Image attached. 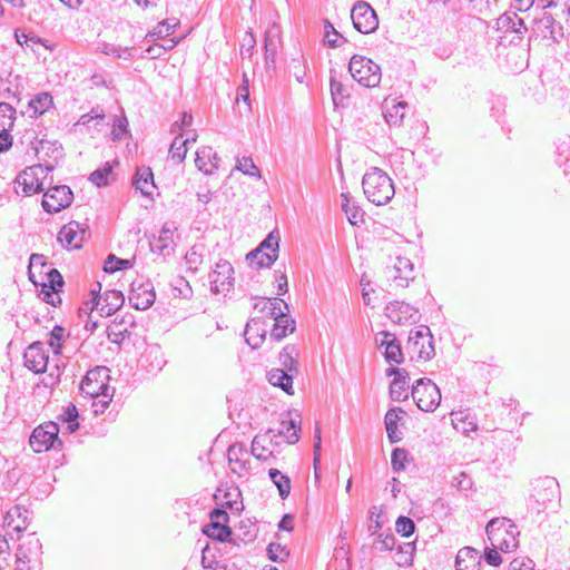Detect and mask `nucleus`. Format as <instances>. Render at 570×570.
I'll return each instance as SVG.
<instances>
[{
    "label": "nucleus",
    "mask_w": 570,
    "mask_h": 570,
    "mask_svg": "<svg viewBox=\"0 0 570 570\" xmlns=\"http://www.w3.org/2000/svg\"><path fill=\"white\" fill-rule=\"evenodd\" d=\"M203 533L218 542H228L233 531L228 525H205L203 528Z\"/></svg>",
    "instance_id": "de8ad7c7"
},
{
    "label": "nucleus",
    "mask_w": 570,
    "mask_h": 570,
    "mask_svg": "<svg viewBox=\"0 0 570 570\" xmlns=\"http://www.w3.org/2000/svg\"><path fill=\"white\" fill-rule=\"evenodd\" d=\"M189 144V138L180 140L179 137H176L170 145L169 155L174 161L177 164H181L187 154V145Z\"/></svg>",
    "instance_id": "864d4df0"
},
{
    "label": "nucleus",
    "mask_w": 570,
    "mask_h": 570,
    "mask_svg": "<svg viewBox=\"0 0 570 570\" xmlns=\"http://www.w3.org/2000/svg\"><path fill=\"white\" fill-rule=\"evenodd\" d=\"M324 41L328 48H338L343 43L347 42V39L340 33L328 20H325Z\"/></svg>",
    "instance_id": "49530a36"
},
{
    "label": "nucleus",
    "mask_w": 570,
    "mask_h": 570,
    "mask_svg": "<svg viewBox=\"0 0 570 570\" xmlns=\"http://www.w3.org/2000/svg\"><path fill=\"white\" fill-rule=\"evenodd\" d=\"M102 301L99 308L100 316H110L122 306L125 297L120 291L111 289L105 292Z\"/></svg>",
    "instance_id": "7c9ffc66"
},
{
    "label": "nucleus",
    "mask_w": 570,
    "mask_h": 570,
    "mask_svg": "<svg viewBox=\"0 0 570 570\" xmlns=\"http://www.w3.org/2000/svg\"><path fill=\"white\" fill-rule=\"evenodd\" d=\"M101 52L107 56H112L115 58H122L125 60H130L134 58V47H120L111 43H105L102 46Z\"/></svg>",
    "instance_id": "6e6d98bb"
},
{
    "label": "nucleus",
    "mask_w": 570,
    "mask_h": 570,
    "mask_svg": "<svg viewBox=\"0 0 570 570\" xmlns=\"http://www.w3.org/2000/svg\"><path fill=\"white\" fill-rule=\"evenodd\" d=\"M14 38L21 47L30 48L33 52L36 51L35 50L36 45H42L45 48L51 49V46L48 45L47 40L36 36L33 33H28L21 29H17L14 31Z\"/></svg>",
    "instance_id": "a19ab883"
},
{
    "label": "nucleus",
    "mask_w": 570,
    "mask_h": 570,
    "mask_svg": "<svg viewBox=\"0 0 570 570\" xmlns=\"http://www.w3.org/2000/svg\"><path fill=\"white\" fill-rule=\"evenodd\" d=\"M132 186L136 190H139L142 196L151 198L153 189L156 188L151 168L148 166L137 167L132 178Z\"/></svg>",
    "instance_id": "5701e85b"
},
{
    "label": "nucleus",
    "mask_w": 570,
    "mask_h": 570,
    "mask_svg": "<svg viewBox=\"0 0 570 570\" xmlns=\"http://www.w3.org/2000/svg\"><path fill=\"white\" fill-rule=\"evenodd\" d=\"M515 525L511 524L507 519L494 518L490 520L485 527L488 539L492 547L499 548L501 551L509 549V542L505 535H509L514 541Z\"/></svg>",
    "instance_id": "f8f14e48"
},
{
    "label": "nucleus",
    "mask_w": 570,
    "mask_h": 570,
    "mask_svg": "<svg viewBox=\"0 0 570 570\" xmlns=\"http://www.w3.org/2000/svg\"><path fill=\"white\" fill-rule=\"evenodd\" d=\"M556 145V154L557 161H561V159L570 157V136L561 135L554 142Z\"/></svg>",
    "instance_id": "774afa93"
},
{
    "label": "nucleus",
    "mask_w": 570,
    "mask_h": 570,
    "mask_svg": "<svg viewBox=\"0 0 570 570\" xmlns=\"http://www.w3.org/2000/svg\"><path fill=\"white\" fill-rule=\"evenodd\" d=\"M407 104L400 101L393 105L391 108H386L384 118L390 126H400L404 119L405 108Z\"/></svg>",
    "instance_id": "8fccbe9b"
},
{
    "label": "nucleus",
    "mask_w": 570,
    "mask_h": 570,
    "mask_svg": "<svg viewBox=\"0 0 570 570\" xmlns=\"http://www.w3.org/2000/svg\"><path fill=\"white\" fill-rule=\"evenodd\" d=\"M256 47V37L253 29L249 28L243 36L239 45V52L242 58H250Z\"/></svg>",
    "instance_id": "13d9d810"
},
{
    "label": "nucleus",
    "mask_w": 570,
    "mask_h": 570,
    "mask_svg": "<svg viewBox=\"0 0 570 570\" xmlns=\"http://www.w3.org/2000/svg\"><path fill=\"white\" fill-rule=\"evenodd\" d=\"M32 117H39L53 107V98L49 92H40L35 95L28 102Z\"/></svg>",
    "instance_id": "f704fd0d"
},
{
    "label": "nucleus",
    "mask_w": 570,
    "mask_h": 570,
    "mask_svg": "<svg viewBox=\"0 0 570 570\" xmlns=\"http://www.w3.org/2000/svg\"><path fill=\"white\" fill-rule=\"evenodd\" d=\"M294 376H295L294 374H292L285 370H281V368H272L267 373L268 382L272 385L282 389L288 395L294 394V389H293Z\"/></svg>",
    "instance_id": "c756f323"
},
{
    "label": "nucleus",
    "mask_w": 570,
    "mask_h": 570,
    "mask_svg": "<svg viewBox=\"0 0 570 570\" xmlns=\"http://www.w3.org/2000/svg\"><path fill=\"white\" fill-rule=\"evenodd\" d=\"M43 191L41 205L43 210L49 214L59 213L68 208L73 202L71 188L67 185H53L52 178H50V184Z\"/></svg>",
    "instance_id": "6e6552de"
},
{
    "label": "nucleus",
    "mask_w": 570,
    "mask_h": 570,
    "mask_svg": "<svg viewBox=\"0 0 570 570\" xmlns=\"http://www.w3.org/2000/svg\"><path fill=\"white\" fill-rule=\"evenodd\" d=\"M362 187L366 198L376 206L387 204L395 194L393 180L379 167H371L364 174Z\"/></svg>",
    "instance_id": "f257e3e1"
},
{
    "label": "nucleus",
    "mask_w": 570,
    "mask_h": 570,
    "mask_svg": "<svg viewBox=\"0 0 570 570\" xmlns=\"http://www.w3.org/2000/svg\"><path fill=\"white\" fill-rule=\"evenodd\" d=\"M111 165L106 163L104 167L98 168L90 174L89 180L97 187H105L109 184L108 177L111 175Z\"/></svg>",
    "instance_id": "4d7b16f0"
},
{
    "label": "nucleus",
    "mask_w": 570,
    "mask_h": 570,
    "mask_svg": "<svg viewBox=\"0 0 570 570\" xmlns=\"http://www.w3.org/2000/svg\"><path fill=\"white\" fill-rule=\"evenodd\" d=\"M180 21L177 18H168L165 19L146 35L147 41H156L158 39H166L170 35H173L177 27H179Z\"/></svg>",
    "instance_id": "473e14b6"
},
{
    "label": "nucleus",
    "mask_w": 570,
    "mask_h": 570,
    "mask_svg": "<svg viewBox=\"0 0 570 570\" xmlns=\"http://www.w3.org/2000/svg\"><path fill=\"white\" fill-rule=\"evenodd\" d=\"M10 77L11 73L8 78ZM0 94L8 99H16L17 102L21 100V91L19 89V85H16L13 88L10 79H3L0 77Z\"/></svg>",
    "instance_id": "338daca9"
},
{
    "label": "nucleus",
    "mask_w": 570,
    "mask_h": 570,
    "mask_svg": "<svg viewBox=\"0 0 570 570\" xmlns=\"http://www.w3.org/2000/svg\"><path fill=\"white\" fill-rule=\"evenodd\" d=\"M390 277L400 287H406L410 281L414 279V265L406 258L397 256L396 261L390 271Z\"/></svg>",
    "instance_id": "412c9836"
},
{
    "label": "nucleus",
    "mask_w": 570,
    "mask_h": 570,
    "mask_svg": "<svg viewBox=\"0 0 570 570\" xmlns=\"http://www.w3.org/2000/svg\"><path fill=\"white\" fill-rule=\"evenodd\" d=\"M175 229L174 223H165L159 232V236L150 240V250L158 255H165V250L173 244V233Z\"/></svg>",
    "instance_id": "bb28decb"
},
{
    "label": "nucleus",
    "mask_w": 570,
    "mask_h": 570,
    "mask_svg": "<svg viewBox=\"0 0 570 570\" xmlns=\"http://www.w3.org/2000/svg\"><path fill=\"white\" fill-rule=\"evenodd\" d=\"M267 556L273 562H284L288 558L289 551L278 542H271L267 547Z\"/></svg>",
    "instance_id": "e2e57ef3"
},
{
    "label": "nucleus",
    "mask_w": 570,
    "mask_h": 570,
    "mask_svg": "<svg viewBox=\"0 0 570 570\" xmlns=\"http://www.w3.org/2000/svg\"><path fill=\"white\" fill-rule=\"evenodd\" d=\"M212 147H203L196 153L195 165L198 168V170L203 171L205 175L213 174V168H208L209 163L212 161Z\"/></svg>",
    "instance_id": "603ef678"
},
{
    "label": "nucleus",
    "mask_w": 570,
    "mask_h": 570,
    "mask_svg": "<svg viewBox=\"0 0 570 570\" xmlns=\"http://www.w3.org/2000/svg\"><path fill=\"white\" fill-rule=\"evenodd\" d=\"M41 542L35 533L26 537L23 542L19 544L16 552V569L30 570L31 561L41 554Z\"/></svg>",
    "instance_id": "2eb2a0df"
},
{
    "label": "nucleus",
    "mask_w": 570,
    "mask_h": 570,
    "mask_svg": "<svg viewBox=\"0 0 570 570\" xmlns=\"http://www.w3.org/2000/svg\"><path fill=\"white\" fill-rule=\"evenodd\" d=\"M66 330L60 325H55L51 332L49 333V341L47 344L52 348L56 355L61 353L62 341L65 337Z\"/></svg>",
    "instance_id": "bf43d9fd"
},
{
    "label": "nucleus",
    "mask_w": 570,
    "mask_h": 570,
    "mask_svg": "<svg viewBox=\"0 0 570 570\" xmlns=\"http://www.w3.org/2000/svg\"><path fill=\"white\" fill-rule=\"evenodd\" d=\"M59 425L53 421H49L37 426L29 438V444L33 452H47L50 449L56 448V444L61 446L62 442L59 439Z\"/></svg>",
    "instance_id": "1a4fd4ad"
},
{
    "label": "nucleus",
    "mask_w": 570,
    "mask_h": 570,
    "mask_svg": "<svg viewBox=\"0 0 570 570\" xmlns=\"http://www.w3.org/2000/svg\"><path fill=\"white\" fill-rule=\"evenodd\" d=\"M131 267L132 262L130 259L119 258L114 254H109L104 263V272L107 274H112Z\"/></svg>",
    "instance_id": "3c124183"
},
{
    "label": "nucleus",
    "mask_w": 570,
    "mask_h": 570,
    "mask_svg": "<svg viewBox=\"0 0 570 570\" xmlns=\"http://www.w3.org/2000/svg\"><path fill=\"white\" fill-rule=\"evenodd\" d=\"M282 305H284L285 309L288 311V305L285 303L284 299L278 297L267 299V302L263 303V308H261V312H266L267 316L275 321L288 314L287 312H284L282 309Z\"/></svg>",
    "instance_id": "a18cd8bd"
},
{
    "label": "nucleus",
    "mask_w": 570,
    "mask_h": 570,
    "mask_svg": "<svg viewBox=\"0 0 570 570\" xmlns=\"http://www.w3.org/2000/svg\"><path fill=\"white\" fill-rule=\"evenodd\" d=\"M247 454V449L243 443H234L229 445L227 450V458L230 464H237L239 469V473L243 471H248L247 464L248 460H244L243 456Z\"/></svg>",
    "instance_id": "58836bf2"
},
{
    "label": "nucleus",
    "mask_w": 570,
    "mask_h": 570,
    "mask_svg": "<svg viewBox=\"0 0 570 570\" xmlns=\"http://www.w3.org/2000/svg\"><path fill=\"white\" fill-rule=\"evenodd\" d=\"M405 347L411 360L430 361L435 354L433 335L430 327L419 325L415 330H412Z\"/></svg>",
    "instance_id": "20e7f679"
},
{
    "label": "nucleus",
    "mask_w": 570,
    "mask_h": 570,
    "mask_svg": "<svg viewBox=\"0 0 570 570\" xmlns=\"http://www.w3.org/2000/svg\"><path fill=\"white\" fill-rule=\"evenodd\" d=\"M330 87L333 104L335 107H345V100L350 98L348 89L340 80L336 79V71L331 70Z\"/></svg>",
    "instance_id": "72a5a7b5"
},
{
    "label": "nucleus",
    "mask_w": 570,
    "mask_h": 570,
    "mask_svg": "<svg viewBox=\"0 0 570 570\" xmlns=\"http://www.w3.org/2000/svg\"><path fill=\"white\" fill-rule=\"evenodd\" d=\"M235 168L242 171L244 175L255 177L257 179L262 177L259 169L254 164L250 157L237 158V164Z\"/></svg>",
    "instance_id": "052dcab7"
},
{
    "label": "nucleus",
    "mask_w": 570,
    "mask_h": 570,
    "mask_svg": "<svg viewBox=\"0 0 570 570\" xmlns=\"http://www.w3.org/2000/svg\"><path fill=\"white\" fill-rule=\"evenodd\" d=\"M342 210L345 213L348 222L352 225H357L364 222V210L358 206L357 202L350 195V193H342Z\"/></svg>",
    "instance_id": "c85d7f7f"
},
{
    "label": "nucleus",
    "mask_w": 570,
    "mask_h": 570,
    "mask_svg": "<svg viewBox=\"0 0 570 570\" xmlns=\"http://www.w3.org/2000/svg\"><path fill=\"white\" fill-rule=\"evenodd\" d=\"M409 453L403 448H395L391 453V465L394 472L399 473L405 470Z\"/></svg>",
    "instance_id": "680f3d73"
},
{
    "label": "nucleus",
    "mask_w": 570,
    "mask_h": 570,
    "mask_svg": "<svg viewBox=\"0 0 570 570\" xmlns=\"http://www.w3.org/2000/svg\"><path fill=\"white\" fill-rule=\"evenodd\" d=\"M351 19L354 28L363 35L372 33L379 27L375 10L363 0L357 1L351 9Z\"/></svg>",
    "instance_id": "9b49d317"
},
{
    "label": "nucleus",
    "mask_w": 570,
    "mask_h": 570,
    "mask_svg": "<svg viewBox=\"0 0 570 570\" xmlns=\"http://www.w3.org/2000/svg\"><path fill=\"white\" fill-rule=\"evenodd\" d=\"M141 366L150 374H156L166 364L164 354L159 346L148 347L140 358Z\"/></svg>",
    "instance_id": "a878e982"
},
{
    "label": "nucleus",
    "mask_w": 570,
    "mask_h": 570,
    "mask_svg": "<svg viewBox=\"0 0 570 570\" xmlns=\"http://www.w3.org/2000/svg\"><path fill=\"white\" fill-rule=\"evenodd\" d=\"M380 350L384 348L383 356L389 364L400 365L404 362L402 346L395 334L382 331L375 336Z\"/></svg>",
    "instance_id": "dca6fc26"
},
{
    "label": "nucleus",
    "mask_w": 570,
    "mask_h": 570,
    "mask_svg": "<svg viewBox=\"0 0 570 570\" xmlns=\"http://www.w3.org/2000/svg\"><path fill=\"white\" fill-rule=\"evenodd\" d=\"M405 412L401 407L390 409L384 417V424L389 441L394 444L403 439L402 432L397 429L399 422L403 419Z\"/></svg>",
    "instance_id": "b1692460"
},
{
    "label": "nucleus",
    "mask_w": 570,
    "mask_h": 570,
    "mask_svg": "<svg viewBox=\"0 0 570 570\" xmlns=\"http://www.w3.org/2000/svg\"><path fill=\"white\" fill-rule=\"evenodd\" d=\"M497 30L503 33H514L511 42L521 41L523 35L528 32L524 21L513 11H507L497 19Z\"/></svg>",
    "instance_id": "6ab92c4d"
},
{
    "label": "nucleus",
    "mask_w": 570,
    "mask_h": 570,
    "mask_svg": "<svg viewBox=\"0 0 570 570\" xmlns=\"http://www.w3.org/2000/svg\"><path fill=\"white\" fill-rule=\"evenodd\" d=\"M80 224L76 220H71L67 225H63L58 234V240L66 248H80L81 245L77 242Z\"/></svg>",
    "instance_id": "2f4dec72"
},
{
    "label": "nucleus",
    "mask_w": 570,
    "mask_h": 570,
    "mask_svg": "<svg viewBox=\"0 0 570 570\" xmlns=\"http://www.w3.org/2000/svg\"><path fill=\"white\" fill-rule=\"evenodd\" d=\"M456 570H480L481 557L479 551L471 547H464L459 550L455 558Z\"/></svg>",
    "instance_id": "393cba45"
},
{
    "label": "nucleus",
    "mask_w": 570,
    "mask_h": 570,
    "mask_svg": "<svg viewBox=\"0 0 570 570\" xmlns=\"http://www.w3.org/2000/svg\"><path fill=\"white\" fill-rule=\"evenodd\" d=\"M410 381L409 373L405 376L393 379L390 384V397L393 401L401 402L407 399L406 386Z\"/></svg>",
    "instance_id": "37998d69"
},
{
    "label": "nucleus",
    "mask_w": 570,
    "mask_h": 570,
    "mask_svg": "<svg viewBox=\"0 0 570 570\" xmlns=\"http://www.w3.org/2000/svg\"><path fill=\"white\" fill-rule=\"evenodd\" d=\"M129 135L128 120L125 116H115L112 120L111 139L120 141Z\"/></svg>",
    "instance_id": "5fc2aeb1"
},
{
    "label": "nucleus",
    "mask_w": 570,
    "mask_h": 570,
    "mask_svg": "<svg viewBox=\"0 0 570 570\" xmlns=\"http://www.w3.org/2000/svg\"><path fill=\"white\" fill-rule=\"evenodd\" d=\"M299 429L301 425L299 423L296 422V420H282L278 429V434L285 436L289 444H295L299 440Z\"/></svg>",
    "instance_id": "c03bdc74"
},
{
    "label": "nucleus",
    "mask_w": 570,
    "mask_h": 570,
    "mask_svg": "<svg viewBox=\"0 0 570 570\" xmlns=\"http://www.w3.org/2000/svg\"><path fill=\"white\" fill-rule=\"evenodd\" d=\"M385 316L394 324L406 325L419 321V309L400 301L390 302L385 308Z\"/></svg>",
    "instance_id": "f3484780"
},
{
    "label": "nucleus",
    "mask_w": 570,
    "mask_h": 570,
    "mask_svg": "<svg viewBox=\"0 0 570 570\" xmlns=\"http://www.w3.org/2000/svg\"><path fill=\"white\" fill-rule=\"evenodd\" d=\"M244 336L253 350L258 348L266 336L265 321L262 317L250 318L246 324Z\"/></svg>",
    "instance_id": "4be33fe9"
},
{
    "label": "nucleus",
    "mask_w": 570,
    "mask_h": 570,
    "mask_svg": "<svg viewBox=\"0 0 570 570\" xmlns=\"http://www.w3.org/2000/svg\"><path fill=\"white\" fill-rule=\"evenodd\" d=\"M135 325V316L130 313H126L120 318L116 317L111 325L108 326L107 337L111 343L120 345L130 336L129 328Z\"/></svg>",
    "instance_id": "aec40b11"
},
{
    "label": "nucleus",
    "mask_w": 570,
    "mask_h": 570,
    "mask_svg": "<svg viewBox=\"0 0 570 570\" xmlns=\"http://www.w3.org/2000/svg\"><path fill=\"white\" fill-rule=\"evenodd\" d=\"M279 233L277 229L272 230L266 238L253 250L246 255L247 262H253L258 258L261 252H267L271 254H277L279 250Z\"/></svg>",
    "instance_id": "cd10ccee"
},
{
    "label": "nucleus",
    "mask_w": 570,
    "mask_h": 570,
    "mask_svg": "<svg viewBox=\"0 0 570 570\" xmlns=\"http://www.w3.org/2000/svg\"><path fill=\"white\" fill-rule=\"evenodd\" d=\"M348 71L356 82L366 88H374L381 82V67L365 56H352L348 63Z\"/></svg>",
    "instance_id": "7ed1b4c3"
},
{
    "label": "nucleus",
    "mask_w": 570,
    "mask_h": 570,
    "mask_svg": "<svg viewBox=\"0 0 570 570\" xmlns=\"http://www.w3.org/2000/svg\"><path fill=\"white\" fill-rule=\"evenodd\" d=\"M128 298L130 305L138 311L149 308L156 299L153 284L150 282H132Z\"/></svg>",
    "instance_id": "a211bd4d"
},
{
    "label": "nucleus",
    "mask_w": 570,
    "mask_h": 570,
    "mask_svg": "<svg viewBox=\"0 0 570 570\" xmlns=\"http://www.w3.org/2000/svg\"><path fill=\"white\" fill-rule=\"evenodd\" d=\"M20 142L21 145H26L24 150L27 153H29V149H31L36 155H38L40 150H43L47 146L51 145L48 140L38 139L35 129L26 130L20 139Z\"/></svg>",
    "instance_id": "ea45409f"
},
{
    "label": "nucleus",
    "mask_w": 570,
    "mask_h": 570,
    "mask_svg": "<svg viewBox=\"0 0 570 570\" xmlns=\"http://www.w3.org/2000/svg\"><path fill=\"white\" fill-rule=\"evenodd\" d=\"M297 348L295 345L288 344L279 353V362L283 366L281 370H285L294 375L298 373L297 362Z\"/></svg>",
    "instance_id": "c9c22d12"
},
{
    "label": "nucleus",
    "mask_w": 570,
    "mask_h": 570,
    "mask_svg": "<svg viewBox=\"0 0 570 570\" xmlns=\"http://www.w3.org/2000/svg\"><path fill=\"white\" fill-rule=\"evenodd\" d=\"M529 41L537 39H550L559 43L563 38V27L557 22L552 14L542 12V16L532 20L531 27L528 28Z\"/></svg>",
    "instance_id": "9d476101"
},
{
    "label": "nucleus",
    "mask_w": 570,
    "mask_h": 570,
    "mask_svg": "<svg viewBox=\"0 0 570 570\" xmlns=\"http://www.w3.org/2000/svg\"><path fill=\"white\" fill-rule=\"evenodd\" d=\"M412 397L416 406L424 412H433L441 402V392L432 380L419 379L412 386Z\"/></svg>",
    "instance_id": "39448f33"
},
{
    "label": "nucleus",
    "mask_w": 570,
    "mask_h": 570,
    "mask_svg": "<svg viewBox=\"0 0 570 570\" xmlns=\"http://www.w3.org/2000/svg\"><path fill=\"white\" fill-rule=\"evenodd\" d=\"M554 501H560V490L557 479L543 476L534 480L532 492L528 500V508L540 513L549 508Z\"/></svg>",
    "instance_id": "f03ea898"
},
{
    "label": "nucleus",
    "mask_w": 570,
    "mask_h": 570,
    "mask_svg": "<svg viewBox=\"0 0 570 570\" xmlns=\"http://www.w3.org/2000/svg\"><path fill=\"white\" fill-rule=\"evenodd\" d=\"M395 529L404 538L411 537L416 529L414 521L405 515H400L395 521Z\"/></svg>",
    "instance_id": "69168bd1"
},
{
    "label": "nucleus",
    "mask_w": 570,
    "mask_h": 570,
    "mask_svg": "<svg viewBox=\"0 0 570 570\" xmlns=\"http://www.w3.org/2000/svg\"><path fill=\"white\" fill-rule=\"evenodd\" d=\"M52 169L53 165H35L23 169L22 171L19 173L14 180L16 193L18 195L22 193L23 196H30L43 191L45 183L40 180L39 175L43 174L45 170L51 171Z\"/></svg>",
    "instance_id": "0eeeda50"
},
{
    "label": "nucleus",
    "mask_w": 570,
    "mask_h": 570,
    "mask_svg": "<svg viewBox=\"0 0 570 570\" xmlns=\"http://www.w3.org/2000/svg\"><path fill=\"white\" fill-rule=\"evenodd\" d=\"M268 476L273 484L277 488L281 499H287L292 489L289 476L275 468H271L268 470Z\"/></svg>",
    "instance_id": "4c0bfd02"
},
{
    "label": "nucleus",
    "mask_w": 570,
    "mask_h": 570,
    "mask_svg": "<svg viewBox=\"0 0 570 570\" xmlns=\"http://www.w3.org/2000/svg\"><path fill=\"white\" fill-rule=\"evenodd\" d=\"M24 366L35 374L45 373L49 364V351L46 344L37 341L31 343L23 353Z\"/></svg>",
    "instance_id": "ddd939ff"
},
{
    "label": "nucleus",
    "mask_w": 570,
    "mask_h": 570,
    "mask_svg": "<svg viewBox=\"0 0 570 570\" xmlns=\"http://www.w3.org/2000/svg\"><path fill=\"white\" fill-rule=\"evenodd\" d=\"M16 109L8 102H0V132L11 131L14 125Z\"/></svg>",
    "instance_id": "09e8293b"
},
{
    "label": "nucleus",
    "mask_w": 570,
    "mask_h": 570,
    "mask_svg": "<svg viewBox=\"0 0 570 570\" xmlns=\"http://www.w3.org/2000/svg\"><path fill=\"white\" fill-rule=\"evenodd\" d=\"M295 331V320L288 314L275 320L273 328L271 331V337L275 341H282L288 334Z\"/></svg>",
    "instance_id": "e433bc0d"
},
{
    "label": "nucleus",
    "mask_w": 570,
    "mask_h": 570,
    "mask_svg": "<svg viewBox=\"0 0 570 570\" xmlns=\"http://www.w3.org/2000/svg\"><path fill=\"white\" fill-rule=\"evenodd\" d=\"M234 267L228 261L219 259L209 274L210 291L213 293L229 292L234 287Z\"/></svg>",
    "instance_id": "4468645a"
},
{
    "label": "nucleus",
    "mask_w": 570,
    "mask_h": 570,
    "mask_svg": "<svg viewBox=\"0 0 570 570\" xmlns=\"http://www.w3.org/2000/svg\"><path fill=\"white\" fill-rule=\"evenodd\" d=\"M78 417V410L73 403H69L59 415V420L67 424L66 430L70 434L75 433L80 426Z\"/></svg>",
    "instance_id": "79ce46f5"
},
{
    "label": "nucleus",
    "mask_w": 570,
    "mask_h": 570,
    "mask_svg": "<svg viewBox=\"0 0 570 570\" xmlns=\"http://www.w3.org/2000/svg\"><path fill=\"white\" fill-rule=\"evenodd\" d=\"M173 293L176 297L189 298L193 295V289L187 279L183 276H178L174 279L173 284Z\"/></svg>",
    "instance_id": "0e129e2a"
},
{
    "label": "nucleus",
    "mask_w": 570,
    "mask_h": 570,
    "mask_svg": "<svg viewBox=\"0 0 570 570\" xmlns=\"http://www.w3.org/2000/svg\"><path fill=\"white\" fill-rule=\"evenodd\" d=\"M110 370L107 366H96L89 370L81 380L79 390L81 394L89 397H100L111 391L109 386Z\"/></svg>",
    "instance_id": "423d86ee"
}]
</instances>
